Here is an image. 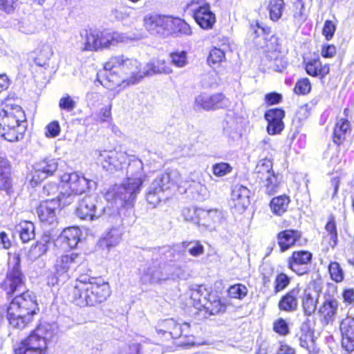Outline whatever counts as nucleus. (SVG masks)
<instances>
[{
	"label": "nucleus",
	"instance_id": "4",
	"mask_svg": "<svg viewBox=\"0 0 354 354\" xmlns=\"http://www.w3.org/2000/svg\"><path fill=\"white\" fill-rule=\"evenodd\" d=\"M6 310L10 326L22 330L32 322L39 308L35 295L28 290L12 299Z\"/></svg>",
	"mask_w": 354,
	"mask_h": 354
},
{
	"label": "nucleus",
	"instance_id": "33",
	"mask_svg": "<svg viewBox=\"0 0 354 354\" xmlns=\"http://www.w3.org/2000/svg\"><path fill=\"white\" fill-rule=\"evenodd\" d=\"M80 234L81 231L78 227H68L63 230L59 237V240L61 241L64 249H73L77 246L80 240Z\"/></svg>",
	"mask_w": 354,
	"mask_h": 354
},
{
	"label": "nucleus",
	"instance_id": "30",
	"mask_svg": "<svg viewBox=\"0 0 354 354\" xmlns=\"http://www.w3.org/2000/svg\"><path fill=\"white\" fill-rule=\"evenodd\" d=\"M300 291L301 290L297 286L282 296L278 304L279 309L287 313L296 311L298 308Z\"/></svg>",
	"mask_w": 354,
	"mask_h": 354
},
{
	"label": "nucleus",
	"instance_id": "13",
	"mask_svg": "<svg viewBox=\"0 0 354 354\" xmlns=\"http://www.w3.org/2000/svg\"><path fill=\"white\" fill-rule=\"evenodd\" d=\"M73 202V195L60 193L57 198H52L41 201L37 209L41 222L53 225L57 221V212L61 206L64 207Z\"/></svg>",
	"mask_w": 354,
	"mask_h": 354
},
{
	"label": "nucleus",
	"instance_id": "35",
	"mask_svg": "<svg viewBox=\"0 0 354 354\" xmlns=\"http://www.w3.org/2000/svg\"><path fill=\"white\" fill-rule=\"evenodd\" d=\"M242 124L236 118L227 117L223 123V133L232 140L241 137Z\"/></svg>",
	"mask_w": 354,
	"mask_h": 354
},
{
	"label": "nucleus",
	"instance_id": "8",
	"mask_svg": "<svg viewBox=\"0 0 354 354\" xmlns=\"http://www.w3.org/2000/svg\"><path fill=\"white\" fill-rule=\"evenodd\" d=\"M185 183L177 169L158 173L147 190L146 200L153 207H156L160 202L165 191L175 185L185 186Z\"/></svg>",
	"mask_w": 354,
	"mask_h": 354
},
{
	"label": "nucleus",
	"instance_id": "57",
	"mask_svg": "<svg viewBox=\"0 0 354 354\" xmlns=\"http://www.w3.org/2000/svg\"><path fill=\"white\" fill-rule=\"evenodd\" d=\"M75 106V101L68 94L64 95L59 101V107L61 110L71 112Z\"/></svg>",
	"mask_w": 354,
	"mask_h": 354
},
{
	"label": "nucleus",
	"instance_id": "64",
	"mask_svg": "<svg viewBox=\"0 0 354 354\" xmlns=\"http://www.w3.org/2000/svg\"><path fill=\"white\" fill-rule=\"evenodd\" d=\"M283 129V122H268L267 131L270 135L279 134Z\"/></svg>",
	"mask_w": 354,
	"mask_h": 354
},
{
	"label": "nucleus",
	"instance_id": "61",
	"mask_svg": "<svg viewBox=\"0 0 354 354\" xmlns=\"http://www.w3.org/2000/svg\"><path fill=\"white\" fill-rule=\"evenodd\" d=\"M46 136L48 138H55L60 133L61 128L58 121L50 122L46 127Z\"/></svg>",
	"mask_w": 354,
	"mask_h": 354
},
{
	"label": "nucleus",
	"instance_id": "40",
	"mask_svg": "<svg viewBox=\"0 0 354 354\" xmlns=\"http://www.w3.org/2000/svg\"><path fill=\"white\" fill-rule=\"evenodd\" d=\"M16 228L23 243H28L35 239V227L33 223L24 221L20 222Z\"/></svg>",
	"mask_w": 354,
	"mask_h": 354
},
{
	"label": "nucleus",
	"instance_id": "55",
	"mask_svg": "<svg viewBox=\"0 0 354 354\" xmlns=\"http://www.w3.org/2000/svg\"><path fill=\"white\" fill-rule=\"evenodd\" d=\"M311 91V84L308 78L299 80L295 86L294 92L297 95H306Z\"/></svg>",
	"mask_w": 354,
	"mask_h": 354
},
{
	"label": "nucleus",
	"instance_id": "59",
	"mask_svg": "<svg viewBox=\"0 0 354 354\" xmlns=\"http://www.w3.org/2000/svg\"><path fill=\"white\" fill-rule=\"evenodd\" d=\"M273 330L275 333L283 336L287 335L290 333L288 323L282 318H279L274 322Z\"/></svg>",
	"mask_w": 354,
	"mask_h": 354
},
{
	"label": "nucleus",
	"instance_id": "11",
	"mask_svg": "<svg viewBox=\"0 0 354 354\" xmlns=\"http://www.w3.org/2000/svg\"><path fill=\"white\" fill-rule=\"evenodd\" d=\"M190 299L196 308H203L209 315L223 313L226 309L225 304L221 302L217 293L208 291L204 286H198L196 288L192 289Z\"/></svg>",
	"mask_w": 354,
	"mask_h": 354
},
{
	"label": "nucleus",
	"instance_id": "38",
	"mask_svg": "<svg viewBox=\"0 0 354 354\" xmlns=\"http://www.w3.org/2000/svg\"><path fill=\"white\" fill-rule=\"evenodd\" d=\"M122 234V228L118 225L111 227L101 238V245H105L108 249L117 245L120 240Z\"/></svg>",
	"mask_w": 354,
	"mask_h": 354
},
{
	"label": "nucleus",
	"instance_id": "26",
	"mask_svg": "<svg viewBox=\"0 0 354 354\" xmlns=\"http://www.w3.org/2000/svg\"><path fill=\"white\" fill-rule=\"evenodd\" d=\"M157 333L166 340L180 338V324L174 319L160 321L156 326Z\"/></svg>",
	"mask_w": 354,
	"mask_h": 354
},
{
	"label": "nucleus",
	"instance_id": "50",
	"mask_svg": "<svg viewBox=\"0 0 354 354\" xmlns=\"http://www.w3.org/2000/svg\"><path fill=\"white\" fill-rule=\"evenodd\" d=\"M290 283V277L286 274L281 272L278 274L274 279V292L278 293L285 290Z\"/></svg>",
	"mask_w": 354,
	"mask_h": 354
},
{
	"label": "nucleus",
	"instance_id": "39",
	"mask_svg": "<svg viewBox=\"0 0 354 354\" xmlns=\"http://www.w3.org/2000/svg\"><path fill=\"white\" fill-rule=\"evenodd\" d=\"M53 54L52 48L48 45H44L40 50L36 53L33 57V62L36 66L45 69L49 67V60Z\"/></svg>",
	"mask_w": 354,
	"mask_h": 354
},
{
	"label": "nucleus",
	"instance_id": "10",
	"mask_svg": "<svg viewBox=\"0 0 354 354\" xmlns=\"http://www.w3.org/2000/svg\"><path fill=\"white\" fill-rule=\"evenodd\" d=\"M26 283V276L21 270V257L18 253H8V269L1 284L7 295L21 291Z\"/></svg>",
	"mask_w": 354,
	"mask_h": 354
},
{
	"label": "nucleus",
	"instance_id": "15",
	"mask_svg": "<svg viewBox=\"0 0 354 354\" xmlns=\"http://www.w3.org/2000/svg\"><path fill=\"white\" fill-rule=\"evenodd\" d=\"M58 168V160L55 158H45L32 165V169L27 178L32 187L37 186L48 176H52Z\"/></svg>",
	"mask_w": 354,
	"mask_h": 354
},
{
	"label": "nucleus",
	"instance_id": "47",
	"mask_svg": "<svg viewBox=\"0 0 354 354\" xmlns=\"http://www.w3.org/2000/svg\"><path fill=\"white\" fill-rule=\"evenodd\" d=\"M264 117L268 122H283L285 111L279 108L270 109L265 112Z\"/></svg>",
	"mask_w": 354,
	"mask_h": 354
},
{
	"label": "nucleus",
	"instance_id": "41",
	"mask_svg": "<svg viewBox=\"0 0 354 354\" xmlns=\"http://www.w3.org/2000/svg\"><path fill=\"white\" fill-rule=\"evenodd\" d=\"M171 35L176 36L190 35L192 29L190 26L183 19L178 17H171Z\"/></svg>",
	"mask_w": 354,
	"mask_h": 354
},
{
	"label": "nucleus",
	"instance_id": "25",
	"mask_svg": "<svg viewBox=\"0 0 354 354\" xmlns=\"http://www.w3.org/2000/svg\"><path fill=\"white\" fill-rule=\"evenodd\" d=\"M120 73L118 68L114 69H106L105 65L104 70L97 73V80L100 84L109 89H113L116 86H119L121 82H127L125 77L119 74Z\"/></svg>",
	"mask_w": 354,
	"mask_h": 354
},
{
	"label": "nucleus",
	"instance_id": "19",
	"mask_svg": "<svg viewBox=\"0 0 354 354\" xmlns=\"http://www.w3.org/2000/svg\"><path fill=\"white\" fill-rule=\"evenodd\" d=\"M82 257L78 253L72 252L62 255L57 259L55 263L56 274L66 279L82 264Z\"/></svg>",
	"mask_w": 354,
	"mask_h": 354
},
{
	"label": "nucleus",
	"instance_id": "37",
	"mask_svg": "<svg viewBox=\"0 0 354 354\" xmlns=\"http://www.w3.org/2000/svg\"><path fill=\"white\" fill-rule=\"evenodd\" d=\"M172 72L169 64L165 61L158 59L151 61L146 64L143 68V77L146 75H152L157 73H170Z\"/></svg>",
	"mask_w": 354,
	"mask_h": 354
},
{
	"label": "nucleus",
	"instance_id": "43",
	"mask_svg": "<svg viewBox=\"0 0 354 354\" xmlns=\"http://www.w3.org/2000/svg\"><path fill=\"white\" fill-rule=\"evenodd\" d=\"M284 8L283 0H270L268 6L270 19L273 21H278L282 16Z\"/></svg>",
	"mask_w": 354,
	"mask_h": 354
},
{
	"label": "nucleus",
	"instance_id": "45",
	"mask_svg": "<svg viewBox=\"0 0 354 354\" xmlns=\"http://www.w3.org/2000/svg\"><path fill=\"white\" fill-rule=\"evenodd\" d=\"M295 10L293 13V19L295 25L300 26L308 18V13L306 11L305 4L301 0L295 3Z\"/></svg>",
	"mask_w": 354,
	"mask_h": 354
},
{
	"label": "nucleus",
	"instance_id": "42",
	"mask_svg": "<svg viewBox=\"0 0 354 354\" xmlns=\"http://www.w3.org/2000/svg\"><path fill=\"white\" fill-rule=\"evenodd\" d=\"M290 201L289 197L286 195L273 198L270 203L272 213L277 216L282 215L287 211Z\"/></svg>",
	"mask_w": 354,
	"mask_h": 354
},
{
	"label": "nucleus",
	"instance_id": "49",
	"mask_svg": "<svg viewBox=\"0 0 354 354\" xmlns=\"http://www.w3.org/2000/svg\"><path fill=\"white\" fill-rule=\"evenodd\" d=\"M201 209V208L195 207H186L183 209L182 214L186 221L193 222L198 225L201 220L199 211Z\"/></svg>",
	"mask_w": 354,
	"mask_h": 354
},
{
	"label": "nucleus",
	"instance_id": "5",
	"mask_svg": "<svg viewBox=\"0 0 354 354\" xmlns=\"http://www.w3.org/2000/svg\"><path fill=\"white\" fill-rule=\"evenodd\" d=\"M57 326L41 323L31 333L13 348L15 354H48L47 343L56 333Z\"/></svg>",
	"mask_w": 354,
	"mask_h": 354
},
{
	"label": "nucleus",
	"instance_id": "44",
	"mask_svg": "<svg viewBox=\"0 0 354 354\" xmlns=\"http://www.w3.org/2000/svg\"><path fill=\"white\" fill-rule=\"evenodd\" d=\"M254 171L257 174V178L263 180L264 177L267 176L268 174L274 173L272 161L268 158L261 159L257 163Z\"/></svg>",
	"mask_w": 354,
	"mask_h": 354
},
{
	"label": "nucleus",
	"instance_id": "23",
	"mask_svg": "<svg viewBox=\"0 0 354 354\" xmlns=\"http://www.w3.org/2000/svg\"><path fill=\"white\" fill-rule=\"evenodd\" d=\"M193 17L196 24L203 29L209 30L216 23V15L210 10L209 3L196 6L192 9Z\"/></svg>",
	"mask_w": 354,
	"mask_h": 354
},
{
	"label": "nucleus",
	"instance_id": "51",
	"mask_svg": "<svg viewBox=\"0 0 354 354\" xmlns=\"http://www.w3.org/2000/svg\"><path fill=\"white\" fill-rule=\"evenodd\" d=\"M247 294V287L241 283L232 285L228 289V295L231 298L242 299Z\"/></svg>",
	"mask_w": 354,
	"mask_h": 354
},
{
	"label": "nucleus",
	"instance_id": "7",
	"mask_svg": "<svg viewBox=\"0 0 354 354\" xmlns=\"http://www.w3.org/2000/svg\"><path fill=\"white\" fill-rule=\"evenodd\" d=\"M75 215L87 221H97L100 218L111 223L118 224L120 217L116 209L103 205L95 195H86L78 200Z\"/></svg>",
	"mask_w": 354,
	"mask_h": 354
},
{
	"label": "nucleus",
	"instance_id": "54",
	"mask_svg": "<svg viewBox=\"0 0 354 354\" xmlns=\"http://www.w3.org/2000/svg\"><path fill=\"white\" fill-rule=\"evenodd\" d=\"M212 173L217 177H223L230 174L232 170V166L227 162H218L212 165Z\"/></svg>",
	"mask_w": 354,
	"mask_h": 354
},
{
	"label": "nucleus",
	"instance_id": "16",
	"mask_svg": "<svg viewBox=\"0 0 354 354\" xmlns=\"http://www.w3.org/2000/svg\"><path fill=\"white\" fill-rule=\"evenodd\" d=\"M230 105V102L223 93H217L212 95L201 93L196 96L194 107L196 110L206 111L219 109H225Z\"/></svg>",
	"mask_w": 354,
	"mask_h": 354
},
{
	"label": "nucleus",
	"instance_id": "18",
	"mask_svg": "<svg viewBox=\"0 0 354 354\" xmlns=\"http://www.w3.org/2000/svg\"><path fill=\"white\" fill-rule=\"evenodd\" d=\"M313 254L304 250L294 251L287 259V267L299 276L308 274L312 262Z\"/></svg>",
	"mask_w": 354,
	"mask_h": 354
},
{
	"label": "nucleus",
	"instance_id": "29",
	"mask_svg": "<svg viewBox=\"0 0 354 354\" xmlns=\"http://www.w3.org/2000/svg\"><path fill=\"white\" fill-rule=\"evenodd\" d=\"M250 190L242 185H236L232 191V200L239 212H243L250 204Z\"/></svg>",
	"mask_w": 354,
	"mask_h": 354
},
{
	"label": "nucleus",
	"instance_id": "22",
	"mask_svg": "<svg viewBox=\"0 0 354 354\" xmlns=\"http://www.w3.org/2000/svg\"><path fill=\"white\" fill-rule=\"evenodd\" d=\"M299 344L308 350L309 354H317L319 349L316 345L314 330L308 322L301 324L299 332L297 333Z\"/></svg>",
	"mask_w": 354,
	"mask_h": 354
},
{
	"label": "nucleus",
	"instance_id": "28",
	"mask_svg": "<svg viewBox=\"0 0 354 354\" xmlns=\"http://www.w3.org/2000/svg\"><path fill=\"white\" fill-rule=\"evenodd\" d=\"M10 163L4 154L0 153V190L8 196L12 192V183L10 177Z\"/></svg>",
	"mask_w": 354,
	"mask_h": 354
},
{
	"label": "nucleus",
	"instance_id": "1",
	"mask_svg": "<svg viewBox=\"0 0 354 354\" xmlns=\"http://www.w3.org/2000/svg\"><path fill=\"white\" fill-rule=\"evenodd\" d=\"M147 177L142 161L135 156H131L127 168L126 180L120 185H115L106 194L107 199H111L117 208L133 206Z\"/></svg>",
	"mask_w": 354,
	"mask_h": 354
},
{
	"label": "nucleus",
	"instance_id": "14",
	"mask_svg": "<svg viewBox=\"0 0 354 354\" xmlns=\"http://www.w3.org/2000/svg\"><path fill=\"white\" fill-rule=\"evenodd\" d=\"M62 183H66L70 192L64 193L73 195V201L75 196L82 195L86 190L95 189L97 183L93 180H88L77 172L64 173L60 177Z\"/></svg>",
	"mask_w": 354,
	"mask_h": 354
},
{
	"label": "nucleus",
	"instance_id": "32",
	"mask_svg": "<svg viewBox=\"0 0 354 354\" xmlns=\"http://www.w3.org/2000/svg\"><path fill=\"white\" fill-rule=\"evenodd\" d=\"M201 220L198 226L204 227H211L221 223L224 219V213L218 209L199 211Z\"/></svg>",
	"mask_w": 354,
	"mask_h": 354
},
{
	"label": "nucleus",
	"instance_id": "6",
	"mask_svg": "<svg viewBox=\"0 0 354 354\" xmlns=\"http://www.w3.org/2000/svg\"><path fill=\"white\" fill-rule=\"evenodd\" d=\"M26 128V115L21 106L6 105L0 111V133L5 140L15 142L22 139Z\"/></svg>",
	"mask_w": 354,
	"mask_h": 354
},
{
	"label": "nucleus",
	"instance_id": "48",
	"mask_svg": "<svg viewBox=\"0 0 354 354\" xmlns=\"http://www.w3.org/2000/svg\"><path fill=\"white\" fill-rule=\"evenodd\" d=\"M182 245L194 257H198L204 252V247L198 241H185Z\"/></svg>",
	"mask_w": 354,
	"mask_h": 354
},
{
	"label": "nucleus",
	"instance_id": "20",
	"mask_svg": "<svg viewBox=\"0 0 354 354\" xmlns=\"http://www.w3.org/2000/svg\"><path fill=\"white\" fill-rule=\"evenodd\" d=\"M125 158V153L104 150L99 151L97 162L102 165L104 169L113 173L122 168V164Z\"/></svg>",
	"mask_w": 354,
	"mask_h": 354
},
{
	"label": "nucleus",
	"instance_id": "21",
	"mask_svg": "<svg viewBox=\"0 0 354 354\" xmlns=\"http://www.w3.org/2000/svg\"><path fill=\"white\" fill-rule=\"evenodd\" d=\"M321 289L315 283H310L301 295V306L305 315H312L317 309Z\"/></svg>",
	"mask_w": 354,
	"mask_h": 354
},
{
	"label": "nucleus",
	"instance_id": "24",
	"mask_svg": "<svg viewBox=\"0 0 354 354\" xmlns=\"http://www.w3.org/2000/svg\"><path fill=\"white\" fill-rule=\"evenodd\" d=\"M342 346L348 353L354 351V318L346 317L339 324Z\"/></svg>",
	"mask_w": 354,
	"mask_h": 354
},
{
	"label": "nucleus",
	"instance_id": "46",
	"mask_svg": "<svg viewBox=\"0 0 354 354\" xmlns=\"http://www.w3.org/2000/svg\"><path fill=\"white\" fill-rule=\"evenodd\" d=\"M263 186L265 187V192L268 195H273L277 192L279 187V183L277 177L274 174H268L267 176H265L263 180Z\"/></svg>",
	"mask_w": 354,
	"mask_h": 354
},
{
	"label": "nucleus",
	"instance_id": "60",
	"mask_svg": "<svg viewBox=\"0 0 354 354\" xmlns=\"http://www.w3.org/2000/svg\"><path fill=\"white\" fill-rule=\"evenodd\" d=\"M336 30V25L330 20H326L322 29V35L327 41L330 40Z\"/></svg>",
	"mask_w": 354,
	"mask_h": 354
},
{
	"label": "nucleus",
	"instance_id": "2",
	"mask_svg": "<svg viewBox=\"0 0 354 354\" xmlns=\"http://www.w3.org/2000/svg\"><path fill=\"white\" fill-rule=\"evenodd\" d=\"M111 295L109 284L102 277L82 274L69 294L71 301L80 307L94 306L106 300Z\"/></svg>",
	"mask_w": 354,
	"mask_h": 354
},
{
	"label": "nucleus",
	"instance_id": "9",
	"mask_svg": "<svg viewBox=\"0 0 354 354\" xmlns=\"http://www.w3.org/2000/svg\"><path fill=\"white\" fill-rule=\"evenodd\" d=\"M84 39L82 51H97L98 50L109 48L118 43L124 42L127 40L125 34L119 32H110L99 30H84L81 33Z\"/></svg>",
	"mask_w": 354,
	"mask_h": 354
},
{
	"label": "nucleus",
	"instance_id": "31",
	"mask_svg": "<svg viewBox=\"0 0 354 354\" xmlns=\"http://www.w3.org/2000/svg\"><path fill=\"white\" fill-rule=\"evenodd\" d=\"M339 301L335 298H327L322 304L319 313L323 317L325 324H332L336 317Z\"/></svg>",
	"mask_w": 354,
	"mask_h": 354
},
{
	"label": "nucleus",
	"instance_id": "12",
	"mask_svg": "<svg viewBox=\"0 0 354 354\" xmlns=\"http://www.w3.org/2000/svg\"><path fill=\"white\" fill-rule=\"evenodd\" d=\"M106 69L118 68L120 73L126 75L125 80L127 84H136L143 78V70L140 68V64L136 59L125 57L124 55L111 57L105 63Z\"/></svg>",
	"mask_w": 354,
	"mask_h": 354
},
{
	"label": "nucleus",
	"instance_id": "27",
	"mask_svg": "<svg viewBox=\"0 0 354 354\" xmlns=\"http://www.w3.org/2000/svg\"><path fill=\"white\" fill-rule=\"evenodd\" d=\"M301 232L297 230L286 229L277 234V243L281 252H284L295 245L301 238Z\"/></svg>",
	"mask_w": 354,
	"mask_h": 354
},
{
	"label": "nucleus",
	"instance_id": "52",
	"mask_svg": "<svg viewBox=\"0 0 354 354\" xmlns=\"http://www.w3.org/2000/svg\"><path fill=\"white\" fill-rule=\"evenodd\" d=\"M171 62L178 68H182L185 66L187 62V52L176 51L170 53Z\"/></svg>",
	"mask_w": 354,
	"mask_h": 354
},
{
	"label": "nucleus",
	"instance_id": "62",
	"mask_svg": "<svg viewBox=\"0 0 354 354\" xmlns=\"http://www.w3.org/2000/svg\"><path fill=\"white\" fill-rule=\"evenodd\" d=\"M42 193L48 196H56V197L60 194L57 185L54 183H49L45 185L43 187ZM61 193L62 192H61Z\"/></svg>",
	"mask_w": 354,
	"mask_h": 354
},
{
	"label": "nucleus",
	"instance_id": "34",
	"mask_svg": "<svg viewBox=\"0 0 354 354\" xmlns=\"http://www.w3.org/2000/svg\"><path fill=\"white\" fill-rule=\"evenodd\" d=\"M305 69L308 75L312 77H317L321 80L324 79L330 72L329 65H322L319 58L309 59L306 63Z\"/></svg>",
	"mask_w": 354,
	"mask_h": 354
},
{
	"label": "nucleus",
	"instance_id": "58",
	"mask_svg": "<svg viewBox=\"0 0 354 354\" xmlns=\"http://www.w3.org/2000/svg\"><path fill=\"white\" fill-rule=\"evenodd\" d=\"M225 57L224 52L220 48H214L209 52L207 57V62L209 66L219 64Z\"/></svg>",
	"mask_w": 354,
	"mask_h": 354
},
{
	"label": "nucleus",
	"instance_id": "36",
	"mask_svg": "<svg viewBox=\"0 0 354 354\" xmlns=\"http://www.w3.org/2000/svg\"><path fill=\"white\" fill-rule=\"evenodd\" d=\"M350 122L348 120L341 118L338 120L333 129V142L338 146L346 139V134L350 132Z\"/></svg>",
	"mask_w": 354,
	"mask_h": 354
},
{
	"label": "nucleus",
	"instance_id": "53",
	"mask_svg": "<svg viewBox=\"0 0 354 354\" xmlns=\"http://www.w3.org/2000/svg\"><path fill=\"white\" fill-rule=\"evenodd\" d=\"M328 271L331 279L334 281L339 283L343 281L344 274L339 263L336 261L331 262L328 266Z\"/></svg>",
	"mask_w": 354,
	"mask_h": 354
},
{
	"label": "nucleus",
	"instance_id": "3",
	"mask_svg": "<svg viewBox=\"0 0 354 354\" xmlns=\"http://www.w3.org/2000/svg\"><path fill=\"white\" fill-rule=\"evenodd\" d=\"M149 252H151L152 262L141 277L142 283H159L177 275L174 270V265L167 263L178 260L181 257L182 252L179 245L154 248Z\"/></svg>",
	"mask_w": 354,
	"mask_h": 354
},
{
	"label": "nucleus",
	"instance_id": "56",
	"mask_svg": "<svg viewBox=\"0 0 354 354\" xmlns=\"http://www.w3.org/2000/svg\"><path fill=\"white\" fill-rule=\"evenodd\" d=\"M325 229L330 235L329 244L333 248L337 242V232L334 219L331 218L327 222Z\"/></svg>",
	"mask_w": 354,
	"mask_h": 354
},
{
	"label": "nucleus",
	"instance_id": "17",
	"mask_svg": "<svg viewBox=\"0 0 354 354\" xmlns=\"http://www.w3.org/2000/svg\"><path fill=\"white\" fill-rule=\"evenodd\" d=\"M171 17L149 14L144 18V24L151 34L165 37L171 35Z\"/></svg>",
	"mask_w": 354,
	"mask_h": 354
},
{
	"label": "nucleus",
	"instance_id": "63",
	"mask_svg": "<svg viewBox=\"0 0 354 354\" xmlns=\"http://www.w3.org/2000/svg\"><path fill=\"white\" fill-rule=\"evenodd\" d=\"M342 299L346 306H354V289L346 288L342 292Z\"/></svg>",
	"mask_w": 354,
	"mask_h": 354
}]
</instances>
